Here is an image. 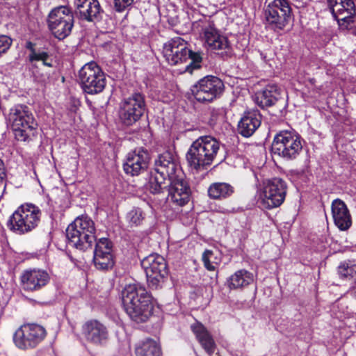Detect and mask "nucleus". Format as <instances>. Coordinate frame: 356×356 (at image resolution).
Returning a JSON list of instances; mask_svg holds the SVG:
<instances>
[{"instance_id":"6","label":"nucleus","mask_w":356,"mask_h":356,"mask_svg":"<svg viewBox=\"0 0 356 356\" xmlns=\"http://www.w3.org/2000/svg\"><path fill=\"white\" fill-rule=\"evenodd\" d=\"M41 214L38 207L33 204H22L10 217L8 226L16 234L29 233L38 225Z\"/></svg>"},{"instance_id":"16","label":"nucleus","mask_w":356,"mask_h":356,"mask_svg":"<svg viewBox=\"0 0 356 356\" xmlns=\"http://www.w3.org/2000/svg\"><path fill=\"white\" fill-rule=\"evenodd\" d=\"M200 36L204 42V44L211 50H222L229 47L227 38L221 35L210 22L202 24Z\"/></svg>"},{"instance_id":"29","label":"nucleus","mask_w":356,"mask_h":356,"mask_svg":"<svg viewBox=\"0 0 356 356\" xmlns=\"http://www.w3.org/2000/svg\"><path fill=\"white\" fill-rule=\"evenodd\" d=\"M252 273L245 269L236 271L227 280V286L230 290L243 289L253 282Z\"/></svg>"},{"instance_id":"19","label":"nucleus","mask_w":356,"mask_h":356,"mask_svg":"<svg viewBox=\"0 0 356 356\" xmlns=\"http://www.w3.org/2000/svg\"><path fill=\"white\" fill-rule=\"evenodd\" d=\"M82 334L88 342L96 346L104 345L108 339L106 327L97 320L86 321L82 326Z\"/></svg>"},{"instance_id":"2","label":"nucleus","mask_w":356,"mask_h":356,"mask_svg":"<svg viewBox=\"0 0 356 356\" xmlns=\"http://www.w3.org/2000/svg\"><path fill=\"white\" fill-rule=\"evenodd\" d=\"M220 149V143L211 136L197 138L190 146L186 160L188 165L197 171L206 170L213 162Z\"/></svg>"},{"instance_id":"5","label":"nucleus","mask_w":356,"mask_h":356,"mask_svg":"<svg viewBox=\"0 0 356 356\" xmlns=\"http://www.w3.org/2000/svg\"><path fill=\"white\" fill-rule=\"evenodd\" d=\"M292 16L289 0H266L264 8V22L266 28L275 33L284 30Z\"/></svg>"},{"instance_id":"20","label":"nucleus","mask_w":356,"mask_h":356,"mask_svg":"<svg viewBox=\"0 0 356 356\" xmlns=\"http://www.w3.org/2000/svg\"><path fill=\"white\" fill-rule=\"evenodd\" d=\"M148 162L149 154L146 151L135 149L127 154L123 164L124 170L131 176L138 175L147 169Z\"/></svg>"},{"instance_id":"38","label":"nucleus","mask_w":356,"mask_h":356,"mask_svg":"<svg viewBox=\"0 0 356 356\" xmlns=\"http://www.w3.org/2000/svg\"><path fill=\"white\" fill-rule=\"evenodd\" d=\"M134 1V0H113L114 9L118 13H122L130 7Z\"/></svg>"},{"instance_id":"40","label":"nucleus","mask_w":356,"mask_h":356,"mask_svg":"<svg viewBox=\"0 0 356 356\" xmlns=\"http://www.w3.org/2000/svg\"><path fill=\"white\" fill-rule=\"evenodd\" d=\"M6 178V172L4 168V163L2 160L0 159V186L3 185Z\"/></svg>"},{"instance_id":"35","label":"nucleus","mask_w":356,"mask_h":356,"mask_svg":"<svg viewBox=\"0 0 356 356\" xmlns=\"http://www.w3.org/2000/svg\"><path fill=\"white\" fill-rule=\"evenodd\" d=\"M81 234L77 235L78 243L72 241L73 239L70 236H66L68 244L72 247L76 248L78 250L82 251H86L92 248L93 243L95 241V235H94L93 239L86 238L84 235L81 232Z\"/></svg>"},{"instance_id":"30","label":"nucleus","mask_w":356,"mask_h":356,"mask_svg":"<svg viewBox=\"0 0 356 356\" xmlns=\"http://www.w3.org/2000/svg\"><path fill=\"white\" fill-rule=\"evenodd\" d=\"M233 193V186L225 182L213 183L208 188V195L213 200L227 198L231 196Z\"/></svg>"},{"instance_id":"12","label":"nucleus","mask_w":356,"mask_h":356,"mask_svg":"<svg viewBox=\"0 0 356 356\" xmlns=\"http://www.w3.org/2000/svg\"><path fill=\"white\" fill-rule=\"evenodd\" d=\"M47 335L44 327L35 323H27L19 327L13 335L15 345L19 349L36 347Z\"/></svg>"},{"instance_id":"8","label":"nucleus","mask_w":356,"mask_h":356,"mask_svg":"<svg viewBox=\"0 0 356 356\" xmlns=\"http://www.w3.org/2000/svg\"><path fill=\"white\" fill-rule=\"evenodd\" d=\"M302 149L300 136L291 131H280L275 136L272 143L273 153L287 160L295 159Z\"/></svg>"},{"instance_id":"28","label":"nucleus","mask_w":356,"mask_h":356,"mask_svg":"<svg viewBox=\"0 0 356 356\" xmlns=\"http://www.w3.org/2000/svg\"><path fill=\"white\" fill-rule=\"evenodd\" d=\"M191 330L202 347L211 356L215 352L216 343L207 328L202 323H195L191 325Z\"/></svg>"},{"instance_id":"33","label":"nucleus","mask_w":356,"mask_h":356,"mask_svg":"<svg viewBox=\"0 0 356 356\" xmlns=\"http://www.w3.org/2000/svg\"><path fill=\"white\" fill-rule=\"evenodd\" d=\"M145 216L146 215L141 208L134 207L127 212L125 220L129 227H136L143 224Z\"/></svg>"},{"instance_id":"26","label":"nucleus","mask_w":356,"mask_h":356,"mask_svg":"<svg viewBox=\"0 0 356 356\" xmlns=\"http://www.w3.org/2000/svg\"><path fill=\"white\" fill-rule=\"evenodd\" d=\"M281 90L275 84L268 85L262 91L255 95L256 104L261 107H268L274 105L281 98Z\"/></svg>"},{"instance_id":"14","label":"nucleus","mask_w":356,"mask_h":356,"mask_svg":"<svg viewBox=\"0 0 356 356\" xmlns=\"http://www.w3.org/2000/svg\"><path fill=\"white\" fill-rule=\"evenodd\" d=\"M333 17L341 30H349L356 24V8L352 0H327Z\"/></svg>"},{"instance_id":"32","label":"nucleus","mask_w":356,"mask_h":356,"mask_svg":"<svg viewBox=\"0 0 356 356\" xmlns=\"http://www.w3.org/2000/svg\"><path fill=\"white\" fill-rule=\"evenodd\" d=\"M136 354L137 356H161V348L154 340L147 339L136 346Z\"/></svg>"},{"instance_id":"21","label":"nucleus","mask_w":356,"mask_h":356,"mask_svg":"<svg viewBox=\"0 0 356 356\" xmlns=\"http://www.w3.org/2000/svg\"><path fill=\"white\" fill-rule=\"evenodd\" d=\"M86 238L93 239L95 234L94 222L88 216L76 218L73 222L68 225L66 229V236H70L74 241L78 243L77 235L80 233Z\"/></svg>"},{"instance_id":"41","label":"nucleus","mask_w":356,"mask_h":356,"mask_svg":"<svg viewBox=\"0 0 356 356\" xmlns=\"http://www.w3.org/2000/svg\"><path fill=\"white\" fill-rule=\"evenodd\" d=\"M26 48L30 51L29 54H32L33 51H36V49H35V44L31 42H27L26 43Z\"/></svg>"},{"instance_id":"10","label":"nucleus","mask_w":356,"mask_h":356,"mask_svg":"<svg viewBox=\"0 0 356 356\" xmlns=\"http://www.w3.org/2000/svg\"><path fill=\"white\" fill-rule=\"evenodd\" d=\"M79 78L83 91L90 95L102 92L106 84L105 74L95 62L84 65L79 70Z\"/></svg>"},{"instance_id":"24","label":"nucleus","mask_w":356,"mask_h":356,"mask_svg":"<svg viewBox=\"0 0 356 356\" xmlns=\"http://www.w3.org/2000/svg\"><path fill=\"white\" fill-rule=\"evenodd\" d=\"M169 196L172 202L179 206H183L189 201L190 188L186 181L181 179H171Z\"/></svg>"},{"instance_id":"17","label":"nucleus","mask_w":356,"mask_h":356,"mask_svg":"<svg viewBox=\"0 0 356 356\" xmlns=\"http://www.w3.org/2000/svg\"><path fill=\"white\" fill-rule=\"evenodd\" d=\"M93 262L95 267L102 270H107L114 265L112 245L106 238H102L96 242L94 250Z\"/></svg>"},{"instance_id":"11","label":"nucleus","mask_w":356,"mask_h":356,"mask_svg":"<svg viewBox=\"0 0 356 356\" xmlns=\"http://www.w3.org/2000/svg\"><path fill=\"white\" fill-rule=\"evenodd\" d=\"M145 109V98L139 92L124 98L120 104L119 120L125 126H131L138 122Z\"/></svg>"},{"instance_id":"23","label":"nucleus","mask_w":356,"mask_h":356,"mask_svg":"<svg viewBox=\"0 0 356 356\" xmlns=\"http://www.w3.org/2000/svg\"><path fill=\"white\" fill-rule=\"evenodd\" d=\"M74 6L80 17L88 22L99 18L102 13L97 0H74Z\"/></svg>"},{"instance_id":"1","label":"nucleus","mask_w":356,"mask_h":356,"mask_svg":"<svg viewBox=\"0 0 356 356\" xmlns=\"http://www.w3.org/2000/svg\"><path fill=\"white\" fill-rule=\"evenodd\" d=\"M122 305L130 318L136 323L147 321L152 316V297L138 284H129L122 292Z\"/></svg>"},{"instance_id":"37","label":"nucleus","mask_w":356,"mask_h":356,"mask_svg":"<svg viewBox=\"0 0 356 356\" xmlns=\"http://www.w3.org/2000/svg\"><path fill=\"white\" fill-rule=\"evenodd\" d=\"M12 43L13 40L10 37L0 35V57L8 51Z\"/></svg>"},{"instance_id":"44","label":"nucleus","mask_w":356,"mask_h":356,"mask_svg":"<svg viewBox=\"0 0 356 356\" xmlns=\"http://www.w3.org/2000/svg\"><path fill=\"white\" fill-rule=\"evenodd\" d=\"M42 64L44 66L51 67L52 65L51 63L47 62V60H45V61H42Z\"/></svg>"},{"instance_id":"3","label":"nucleus","mask_w":356,"mask_h":356,"mask_svg":"<svg viewBox=\"0 0 356 356\" xmlns=\"http://www.w3.org/2000/svg\"><path fill=\"white\" fill-rule=\"evenodd\" d=\"M163 54L166 61L171 65L186 63L184 72L193 73L200 69L202 58L200 52H193L186 47L185 41L177 37L165 43Z\"/></svg>"},{"instance_id":"31","label":"nucleus","mask_w":356,"mask_h":356,"mask_svg":"<svg viewBox=\"0 0 356 356\" xmlns=\"http://www.w3.org/2000/svg\"><path fill=\"white\" fill-rule=\"evenodd\" d=\"M171 183L168 176L156 171L151 175L149 180V189L152 193H160Z\"/></svg>"},{"instance_id":"25","label":"nucleus","mask_w":356,"mask_h":356,"mask_svg":"<svg viewBox=\"0 0 356 356\" xmlns=\"http://www.w3.org/2000/svg\"><path fill=\"white\" fill-rule=\"evenodd\" d=\"M261 124V115L256 111L245 112L238 124V131L244 137L251 136Z\"/></svg>"},{"instance_id":"34","label":"nucleus","mask_w":356,"mask_h":356,"mask_svg":"<svg viewBox=\"0 0 356 356\" xmlns=\"http://www.w3.org/2000/svg\"><path fill=\"white\" fill-rule=\"evenodd\" d=\"M337 273L341 280H350L356 278V263L352 261L341 262L337 267Z\"/></svg>"},{"instance_id":"9","label":"nucleus","mask_w":356,"mask_h":356,"mask_svg":"<svg viewBox=\"0 0 356 356\" xmlns=\"http://www.w3.org/2000/svg\"><path fill=\"white\" fill-rule=\"evenodd\" d=\"M47 26L55 38L63 40L72 32L74 26V15L66 6L53 8L48 15Z\"/></svg>"},{"instance_id":"18","label":"nucleus","mask_w":356,"mask_h":356,"mask_svg":"<svg viewBox=\"0 0 356 356\" xmlns=\"http://www.w3.org/2000/svg\"><path fill=\"white\" fill-rule=\"evenodd\" d=\"M23 289L26 291H35L44 287L50 280L49 273L42 269L24 270L20 277Z\"/></svg>"},{"instance_id":"15","label":"nucleus","mask_w":356,"mask_h":356,"mask_svg":"<svg viewBox=\"0 0 356 356\" xmlns=\"http://www.w3.org/2000/svg\"><path fill=\"white\" fill-rule=\"evenodd\" d=\"M224 89L223 82L214 76H207L193 86L192 92L200 102H210L218 97Z\"/></svg>"},{"instance_id":"4","label":"nucleus","mask_w":356,"mask_h":356,"mask_svg":"<svg viewBox=\"0 0 356 356\" xmlns=\"http://www.w3.org/2000/svg\"><path fill=\"white\" fill-rule=\"evenodd\" d=\"M8 122L18 141H29L35 136L38 123L26 105L13 106L9 111Z\"/></svg>"},{"instance_id":"13","label":"nucleus","mask_w":356,"mask_h":356,"mask_svg":"<svg viewBox=\"0 0 356 356\" xmlns=\"http://www.w3.org/2000/svg\"><path fill=\"white\" fill-rule=\"evenodd\" d=\"M141 266L145 270L148 284L152 288H158L168 273L165 259L158 254H152L145 257L141 261Z\"/></svg>"},{"instance_id":"27","label":"nucleus","mask_w":356,"mask_h":356,"mask_svg":"<svg viewBox=\"0 0 356 356\" xmlns=\"http://www.w3.org/2000/svg\"><path fill=\"white\" fill-rule=\"evenodd\" d=\"M155 165L156 171L168 176L170 179L177 177L176 174L179 168L170 152H166L161 154L156 161Z\"/></svg>"},{"instance_id":"43","label":"nucleus","mask_w":356,"mask_h":356,"mask_svg":"<svg viewBox=\"0 0 356 356\" xmlns=\"http://www.w3.org/2000/svg\"><path fill=\"white\" fill-rule=\"evenodd\" d=\"M332 39V33L328 31V33L326 35V38L325 39V41L328 42Z\"/></svg>"},{"instance_id":"36","label":"nucleus","mask_w":356,"mask_h":356,"mask_svg":"<svg viewBox=\"0 0 356 356\" xmlns=\"http://www.w3.org/2000/svg\"><path fill=\"white\" fill-rule=\"evenodd\" d=\"M202 259L204 267L210 271L215 270L220 262L219 259L215 257L214 253L208 250L204 252Z\"/></svg>"},{"instance_id":"42","label":"nucleus","mask_w":356,"mask_h":356,"mask_svg":"<svg viewBox=\"0 0 356 356\" xmlns=\"http://www.w3.org/2000/svg\"><path fill=\"white\" fill-rule=\"evenodd\" d=\"M50 78V74L49 73H47L45 75H42V77H41V81H43V82H46Z\"/></svg>"},{"instance_id":"7","label":"nucleus","mask_w":356,"mask_h":356,"mask_svg":"<svg viewBox=\"0 0 356 356\" xmlns=\"http://www.w3.org/2000/svg\"><path fill=\"white\" fill-rule=\"evenodd\" d=\"M286 184L280 178H273L263 181L257 192L258 200L267 209L280 207L284 201Z\"/></svg>"},{"instance_id":"22","label":"nucleus","mask_w":356,"mask_h":356,"mask_svg":"<svg viewBox=\"0 0 356 356\" xmlns=\"http://www.w3.org/2000/svg\"><path fill=\"white\" fill-rule=\"evenodd\" d=\"M331 209L334 225L341 231L348 230L352 225V218L345 202L336 199L332 202Z\"/></svg>"},{"instance_id":"39","label":"nucleus","mask_w":356,"mask_h":356,"mask_svg":"<svg viewBox=\"0 0 356 356\" xmlns=\"http://www.w3.org/2000/svg\"><path fill=\"white\" fill-rule=\"evenodd\" d=\"M49 54L46 51H33L32 54L29 55V58L31 62L37 60L45 61V60L49 59Z\"/></svg>"}]
</instances>
